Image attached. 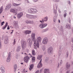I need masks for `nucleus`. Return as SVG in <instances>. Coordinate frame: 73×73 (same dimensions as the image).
<instances>
[{"label": "nucleus", "instance_id": "nucleus-1", "mask_svg": "<svg viewBox=\"0 0 73 73\" xmlns=\"http://www.w3.org/2000/svg\"><path fill=\"white\" fill-rule=\"evenodd\" d=\"M37 12V10L35 9H30L28 10V12L29 13H35Z\"/></svg>", "mask_w": 73, "mask_h": 73}, {"label": "nucleus", "instance_id": "nucleus-2", "mask_svg": "<svg viewBox=\"0 0 73 73\" xmlns=\"http://www.w3.org/2000/svg\"><path fill=\"white\" fill-rule=\"evenodd\" d=\"M21 44L22 48L23 49V50L26 47L27 43L26 42V41L23 40H22L21 41Z\"/></svg>", "mask_w": 73, "mask_h": 73}, {"label": "nucleus", "instance_id": "nucleus-3", "mask_svg": "<svg viewBox=\"0 0 73 73\" xmlns=\"http://www.w3.org/2000/svg\"><path fill=\"white\" fill-rule=\"evenodd\" d=\"M26 54L27 56L24 57V60L25 62H26V63H28L29 61V59H30V58H29V57L28 56V54Z\"/></svg>", "mask_w": 73, "mask_h": 73}, {"label": "nucleus", "instance_id": "nucleus-4", "mask_svg": "<svg viewBox=\"0 0 73 73\" xmlns=\"http://www.w3.org/2000/svg\"><path fill=\"white\" fill-rule=\"evenodd\" d=\"M48 25V24L46 23H43L40 24L39 25V27L40 28H44L46 27Z\"/></svg>", "mask_w": 73, "mask_h": 73}, {"label": "nucleus", "instance_id": "nucleus-5", "mask_svg": "<svg viewBox=\"0 0 73 73\" xmlns=\"http://www.w3.org/2000/svg\"><path fill=\"white\" fill-rule=\"evenodd\" d=\"M38 39L37 38L36 41H37V42H36V44L35 45V46H34V48H35V49H37V48H39V41H38L37 40Z\"/></svg>", "mask_w": 73, "mask_h": 73}, {"label": "nucleus", "instance_id": "nucleus-6", "mask_svg": "<svg viewBox=\"0 0 73 73\" xmlns=\"http://www.w3.org/2000/svg\"><path fill=\"white\" fill-rule=\"evenodd\" d=\"M48 42V38L47 37L44 38H43L42 43L44 44H46Z\"/></svg>", "mask_w": 73, "mask_h": 73}, {"label": "nucleus", "instance_id": "nucleus-7", "mask_svg": "<svg viewBox=\"0 0 73 73\" xmlns=\"http://www.w3.org/2000/svg\"><path fill=\"white\" fill-rule=\"evenodd\" d=\"M53 52V48L52 47H50L48 49V53H51Z\"/></svg>", "mask_w": 73, "mask_h": 73}, {"label": "nucleus", "instance_id": "nucleus-8", "mask_svg": "<svg viewBox=\"0 0 73 73\" xmlns=\"http://www.w3.org/2000/svg\"><path fill=\"white\" fill-rule=\"evenodd\" d=\"M30 67L29 68V69L30 71H31L32 69L33 68H34V64H33L30 65Z\"/></svg>", "mask_w": 73, "mask_h": 73}, {"label": "nucleus", "instance_id": "nucleus-9", "mask_svg": "<svg viewBox=\"0 0 73 73\" xmlns=\"http://www.w3.org/2000/svg\"><path fill=\"white\" fill-rule=\"evenodd\" d=\"M4 39L5 44H7L8 43V38H7V37H5Z\"/></svg>", "mask_w": 73, "mask_h": 73}, {"label": "nucleus", "instance_id": "nucleus-10", "mask_svg": "<svg viewBox=\"0 0 73 73\" xmlns=\"http://www.w3.org/2000/svg\"><path fill=\"white\" fill-rule=\"evenodd\" d=\"M11 7V4L10 3L5 8V10H7L9 8H10Z\"/></svg>", "mask_w": 73, "mask_h": 73}, {"label": "nucleus", "instance_id": "nucleus-11", "mask_svg": "<svg viewBox=\"0 0 73 73\" xmlns=\"http://www.w3.org/2000/svg\"><path fill=\"white\" fill-rule=\"evenodd\" d=\"M25 22L26 24H33V21L26 20L25 21Z\"/></svg>", "mask_w": 73, "mask_h": 73}, {"label": "nucleus", "instance_id": "nucleus-12", "mask_svg": "<svg viewBox=\"0 0 73 73\" xmlns=\"http://www.w3.org/2000/svg\"><path fill=\"white\" fill-rule=\"evenodd\" d=\"M1 73H5V68L4 67H1Z\"/></svg>", "mask_w": 73, "mask_h": 73}, {"label": "nucleus", "instance_id": "nucleus-13", "mask_svg": "<svg viewBox=\"0 0 73 73\" xmlns=\"http://www.w3.org/2000/svg\"><path fill=\"white\" fill-rule=\"evenodd\" d=\"M27 42H28V43H30V45H32V40L30 38H29L27 39Z\"/></svg>", "mask_w": 73, "mask_h": 73}, {"label": "nucleus", "instance_id": "nucleus-14", "mask_svg": "<svg viewBox=\"0 0 73 73\" xmlns=\"http://www.w3.org/2000/svg\"><path fill=\"white\" fill-rule=\"evenodd\" d=\"M32 15L29 14H27L26 15L27 18H28V19H32Z\"/></svg>", "mask_w": 73, "mask_h": 73}, {"label": "nucleus", "instance_id": "nucleus-15", "mask_svg": "<svg viewBox=\"0 0 73 73\" xmlns=\"http://www.w3.org/2000/svg\"><path fill=\"white\" fill-rule=\"evenodd\" d=\"M48 17L46 16V17H45L43 19H42V21H48Z\"/></svg>", "mask_w": 73, "mask_h": 73}, {"label": "nucleus", "instance_id": "nucleus-16", "mask_svg": "<svg viewBox=\"0 0 73 73\" xmlns=\"http://www.w3.org/2000/svg\"><path fill=\"white\" fill-rule=\"evenodd\" d=\"M8 25V22H7L6 23V24H5V25L3 26L2 27V29L3 30H4L5 28H6V27H7V26Z\"/></svg>", "mask_w": 73, "mask_h": 73}, {"label": "nucleus", "instance_id": "nucleus-17", "mask_svg": "<svg viewBox=\"0 0 73 73\" xmlns=\"http://www.w3.org/2000/svg\"><path fill=\"white\" fill-rule=\"evenodd\" d=\"M42 66V63H38V65L37 66V68H41V66Z\"/></svg>", "mask_w": 73, "mask_h": 73}, {"label": "nucleus", "instance_id": "nucleus-18", "mask_svg": "<svg viewBox=\"0 0 73 73\" xmlns=\"http://www.w3.org/2000/svg\"><path fill=\"white\" fill-rule=\"evenodd\" d=\"M10 11L11 12H13L14 13H16V12L15 11V10L13 9H10Z\"/></svg>", "mask_w": 73, "mask_h": 73}, {"label": "nucleus", "instance_id": "nucleus-19", "mask_svg": "<svg viewBox=\"0 0 73 73\" xmlns=\"http://www.w3.org/2000/svg\"><path fill=\"white\" fill-rule=\"evenodd\" d=\"M35 57L33 56L32 58V62H35L36 60L35 59Z\"/></svg>", "mask_w": 73, "mask_h": 73}, {"label": "nucleus", "instance_id": "nucleus-20", "mask_svg": "<svg viewBox=\"0 0 73 73\" xmlns=\"http://www.w3.org/2000/svg\"><path fill=\"white\" fill-rule=\"evenodd\" d=\"M66 68H67V69H68L70 66V64H68V63L67 62L66 64Z\"/></svg>", "mask_w": 73, "mask_h": 73}, {"label": "nucleus", "instance_id": "nucleus-21", "mask_svg": "<svg viewBox=\"0 0 73 73\" xmlns=\"http://www.w3.org/2000/svg\"><path fill=\"white\" fill-rule=\"evenodd\" d=\"M32 54L33 56H35L36 53H35V50H33L32 51Z\"/></svg>", "mask_w": 73, "mask_h": 73}, {"label": "nucleus", "instance_id": "nucleus-22", "mask_svg": "<svg viewBox=\"0 0 73 73\" xmlns=\"http://www.w3.org/2000/svg\"><path fill=\"white\" fill-rule=\"evenodd\" d=\"M20 4H16L14 3L12 4L13 5V6H14V7H17V6H19Z\"/></svg>", "mask_w": 73, "mask_h": 73}, {"label": "nucleus", "instance_id": "nucleus-23", "mask_svg": "<svg viewBox=\"0 0 73 73\" xmlns=\"http://www.w3.org/2000/svg\"><path fill=\"white\" fill-rule=\"evenodd\" d=\"M10 61H11V59L10 58V57H7V60H6V62H10Z\"/></svg>", "mask_w": 73, "mask_h": 73}, {"label": "nucleus", "instance_id": "nucleus-24", "mask_svg": "<svg viewBox=\"0 0 73 73\" xmlns=\"http://www.w3.org/2000/svg\"><path fill=\"white\" fill-rule=\"evenodd\" d=\"M3 6H2L1 7L0 9V14H1V13H2V12H3Z\"/></svg>", "mask_w": 73, "mask_h": 73}, {"label": "nucleus", "instance_id": "nucleus-25", "mask_svg": "<svg viewBox=\"0 0 73 73\" xmlns=\"http://www.w3.org/2000/svg\"><path fill=\"white\" fill-rule=\"evenodd\" d=\"M48 60H49V58H48V57H46L45 58V62H48Z\"/></svg>", "mask_w": 73, "mask_h": 73}, {"label": "nucleus", "instance_id": "nucleus-26", "mask_svg": "<svg viewBox=\"0 0 73 73\" xmlns=\"http://www.w3.org/2000/svg\"><path fill=\"white\" fill-rule=\"evenodd\" d=\"M20 46H18L17 47V52L20 51Z\"/></svg>", "mask_w": 73, "mask_h": 73}, {"label": "nucleus", "instance_id": "nucleus-27", "mask_svg": "<svg viewBox=\"0 0 73 73\" xmlns=\"http://www.w3.org/2000/svg\"><path fill=\"white\" fill-rule=\"evenodd\" d=\"M17 68V65H15L14 66V72L16 71V68Z\"/></svg>", "mask_w": 73, "mask_h": 73}, {"label": "nucleus", "instance_id": "nucleus-28", "mask_svg": "<svg viewBox=\"0 0 73 73\" xmlns=\"http://www.w3.org/2000/svg\"><path fill=\"white\" fill-rule=\"evenodd\" d=\"M37 40L38 41H41V37H40V36H39L38 37V38H37Z\"/></svg>", "mask_w": 73, "mask_h": 73}, {"label": "nucleus", "instance_id": "nucleus-29", "mask_svg": "<svg viewBox=\"0 0 73 73\" xmlns=\"http://www.w3.org/2000/svg\"><path fill=\"white\" fill-rule=\"evenodd\" d=\"M66 28H68V29H70V25H68H68H66Z\"/></svg>", "mask_w": 73, "mask_h": 73}, {"label": "nucleus", "instance_id": "nucleus-30", "mask_svg": "<svg viewBox=\"0 0 73 73\" xmlns=\"http://www.w3.org/2000/svg\"><path fill=\"white\" fill-rule=\"evenodd\" d=\"M31 37H35V33H32V34Z\"/></svg>", "mask_w": 73, "mask_h": 73}, {"label": "nucleus", "instance_id": "nucleus-31", "mask_svg": "<svg viewBox=\"0 0 73 73\" xmlns=\"http://www.w3.org/2000/svg\"><path fill=\"white\" fill-rule=\"evenodd\" d=\"M31 38L32 41H36V38H35V37H31Z\"/></svg>", "mask_w": 73, "mask_h": 73}, {"label": "nucleus", "instance_id": "nucleus-32", "mask_svg": "<svg viewBox=\"0 0 73 73\" xmlns=\"http://www.w3.org/2000/svg\"><path fill=\"white\" fill-rule=\"evenodd\" d=\"M22 15H21L20 14H18L17 15V17L18 19H20Z\"/></svg>", "mask_w": 73, "mask_h": 73}, {"label": "nucleus", "instance_id": "nucleus-33", "mask_svg": "<svg viewBox=\"0 0 73 73\" xmlns=\"http://www.w3.org/2000/svg\"><path fill=\"white\" fill-rule=\"evenodd\" d=\"M32 18L33 19H36L37 17V16L36 15H32Z\"/></svg>", "mask_w": 73, "mask_h": 73}, {"label": "nucleus", "instance_id": "nucleus-34", "mask_svg": "<svg viewBox=\"0 0 73 73\" xmlns=\"http://www.w3.org/2000/svg\"><path fill=\"white\" fill-rule=\"evenodd\" d=\"M48 28L44 30H43L42 31V32H43V33L45 32H46V31H48Z\"/></svg>", "mask_w": 73, "mask_h": 73}, {"label": "nucleus", "instance_id": "nucleus-35", "mask_svg": "<svg viewBox=\"0 0 73 73\" xmlns=\"http://www.w3.org/2000/svg\"><path fill=\"white\" fill-rule=\"evenodd\" d=\"M18 23V22L17 21H15L14 22V24L15 25H17V24Z\"/></svg>", "mask_w": 73, "mask_h": 73}, {"label": "nucleus", "instance_id": "nucleus-36", "mask_svg": "<svg viewBox=\"0 0 73 73\" xmlns=\"http://www.w3.org/2000/svg\"><path fill=\"white\" fill-rule=\"evenodd\" d=\"M25 33L26 35H28V30L25 31Z\"/></svg>", "mask_w": 73, "mask_h": 73}, {"label": "nucleus", "instance_id": "nucleus-37", "mask_svg": "<svg viewBox=\"0 0 73 73\" xmlns=\"http://www.w3.org/2000/svg\"><path fill=\"white\" fill-rule=\"evenodd\" d=\"M53 1L57 3L60 2V0H53Z\"/></svg>", "mask_w": 73, "mask_h": 73}, {"label": "nucleus", "instance_id": "nucleus-38", "mask_svg": "<svg viewBox=\"0 0 73 73\" xmlns=\"http://www.w3.org/2000/svg\"><path fill=\"white\" fill-rule=\"evenodd\" d=\"M4 23H5V22L4 21H3L2 22H1V26H3V25H4Z\"/></svg>", "mask_w": 73, "mask_h": 73}, {"label": "nucleus", "instance_id": "nucleus-39", "mask_svg": "<svg viewBox=\"0 0 73 73\" xmlns=\"http://www.w3.org/2000/svg\"><path fill=\"white\" fill-rule=\"evenodd\" d=\"M66 57L68 58V56L69 55V53L68 52V51H67V52L66 53Z\"/></svg>", "mask_w": 73, "mask_h": 73}, {"label": "nucleus", "instance_id": "nucleus-40", "mask_svg": "<svg viewBox=\"0 0 73 73\" xmlns=\"http://www.w3.org/2000/svg\"><path fill=\"white\" fill-rule=\"evenodd\" d=\"M28 34H30L31 33V31L27 30Z\"/></svg>", "mask_w": 73, "mask_h": 73}, {"label": "nucleus", "instance_id": "nucleus-41", "mask_svg": "<svg viewBox=\"0 0 73 73\" xmlns=\"http://www.w3.org/2000/svg\"><path fill=\"white\" fill-rule=\"evenodd\" d=\"M11 52H9V56H8V58L10 57H11Z\"/></svg>", "mask_w": 73, "mask_h": 73}, {"label": "nucleus", "instance_id": "nucleus-42", "mask_svg": "<svg viewBox=\"0 0 73 73\" xmlns=\"http://www.w3.org/2000/svg\"><path fill=\"white\" fill-rule=\"evenodd\" d=\"M13 45H15L16 44V39H14V40L13 42Z\"/></svg>", "mask_w": 73, "mask_h": 73}, {"label": "nucleus", "instance_id": "nucleus-43", "mask_svg": "<svg viewBox=\"0 0 73 73\" xmlns=\"http://www.w3.org/2000/svg\"><path fill=\"white\" fill-rule=\"evenodd\" d=\"M1 48V38H0V49Z\"/></svg>", "mask_w": 73, "mask_h": 73}, {"label": "nucleus", "instance_id": "nucleus-44", "mask_svg": "<svg viewBox=\"0 0 73 73\" xmlns=\"http://www.w3.org/2000/svg\"><path fill=\"white\" fill-rule=\"evenodd\" d=\"M44 70H45V71H46V72H48V71L49 70L48 69H47L46 68H45L44 69Z\"/></svg>", "mask_w": 73, "mask_h": 73}, {"label": "nucleus", "instance_id": "nucleus-45", "mask_svg": "<svg viewBox=\"0 0 73 73\" xmlns=\"http://www.w3.org/2000/svg\"><path fill=\"white\" fill-rule=\"evenodd\" d=\"M67 15V13H64V17H66V16Z\"/></svg>", "mask_w": 73, "mask_h": 73}, {"label": "nucleus", "instance_id": "nucleus-46", "mask_svg": "<svg viewBox=\"0 0 73 73\" xmlns=\"http://www.w3.org/2000/svg\"><path fill=\"white\" fill-rule=\"evenodd\" d=\"M40 58V59L42 58V55H40L38 56Z\"/></svg>", "mask_w": 73, "mask_h": 73}, {"label": "nucleus", "instance_id": "nucleus-47", "mask_svg": "<svg viewBox=\"0 0 73 73\" xmlns=\"http://www.w3.org/2000/svg\"><path fill=\"white\" fill-rule=\"evenodd\" d=\"M7 29L8 30H9V29H10V28H9V26L8 25V26L7 27Z\"/></svg>", "mask_w": 73, "mask_h": 73}, {"label": "nucleus", "instance_id": "nucleus-48", "mask_svg": "<svg viewBox=\"0 0 73 73\" xmlns=\"http://www.w3.org/2000/svg\"><path fill=\"white\" fill-rule=\"evenodd\" d=\"M62 63V60H61L60 61V65H61V64Z\"/></svg>", "mask_w": 73, "mask_h": 73}, {"label": "nucleus", "instance_id": "nucleus-49", "mask_svg": "<svg viewBox=\"0 0 73 73\" xmlns=\"http://www.w3.org/2000/svg\"><path fill=\"white\" fill-rule=\"evenodd\" d=\"M68 3L69 5H70V1H68Z\"/></svg>", "mask_w": 73, "mask_h": 73}, {"label": "nucleus", "instance_id": "nucleus-50", "mask_svg": "<svg viewBox=\"0 0 73 73\" xmlns=\"http://www.w3.org/2000/svg\"><path fill=\"white\" fill-rule=\"evenodd\" d=\"M26 2L27 3H29V2L28 1V0H25Z\"/></svg>", "mask_w": 73, "mask_h": 73}, {"label": "nucleus", "instance_id": "nucleus-51", "mask_svg": "<svg viewBox=\"0 0 73 73\" xmlns=\"http://www.w3.org/2000/svg\"><path fill=\"white\" fill-rule=\"evenodd\" d=\"M34 46H35V45H36V40L35 41H34Z\"/></svg>", "mask_w": 73, "mask_h": 73}, {"label": "nucleus", "instance_id": "nucleus-52", "mask_svg": "<svg viewBox=\"0 0 73 73\" xmlns=\"http://www.w3.org/2000/svg\"><path fill=\"white\" fill-rule=\"evenodd\" d=\"M55 15L56 17H57V16L58 14L57 13H55Z\"/></svg>", "mask_w": 73, "mask_h": 73}, {"label": "nucleus", "instance_id": "nucleus-53", "mask_svg": "<svg viewBox=\"0 0 73 73\" xmlns=\"http://www.w3.org/2000/svg\"><path fill=\"white\" fill-rule=\"evenodd\" d=\"M38 1V0H33V1H34V2H37V1Z\"/></svg>", "mask_w": 73, "mask_h": 73}, {"label": "nucleus", "instance_id": "nucleus-54", "mask_svg": "<svg viewBox=\"0 0 73 73\" xmlns=\"http://www.w3.org/2000/svg\"><path fill=\"white\" fill-rule=\"evenodd\" d=\"M29 55H30V56H31V57H33V56L32 55V54H31L29 53Z\"/></svg>", "mask_w": 73, "mask_h": 73}, {"label": "nucleus", "instance_id": "nucleus-55", "mask_svg": "<svg viewBox=\"0 0 73 73\" xmlns=\"http://www.w3.org/2000/svg\"><path fill=\"white\" fill-rule=\"evenodd\" d=\"M37 60H40V57H39V56H38V57H37Z\"/></svg>", "mask_w": 73, "mask_h": 73}, {"label": "nucleus", "instance_id": "nucleus-56", "mask_svg": "<svg viewBox=\"0 0 73 73\" xmlns=\"http://www.w3.org/2000/svg\"><path fill=\"white\" fill-rule=\"evenodd\" d=\"M41 62H42V59H41L40 60L39 63V64H40V63H41Z\"/></svg>", "mask_w": 73, "mask_h": 73}, {"label": "nucleus", "instance_id": "nucleus-57", "mask_svg": "<svg viewBox=\"0 0 73 73\" xmlns=\"http://www.w3.org/2000/svg\"><path fill=\"white\" fill-rule=\"evenodd\" d=\"M19 14L21 15L22 16H23V13H21Z\"/></svg>", "mask_w": 73, "mask_h": 73}, {"label": "nucleus", "instance_id": "nucleus-58", "mask_svg": "<svg viewBox=\"0 0 73 73\" xmlns=\"http://www.w3.org/2000/svg\"><path fill=\"white\" fill-rule=\"evenodd\" d=\"M23 73H26V72H25V69H24V70H23Z\"/></svg>", "mask_w": 73, "mask_h": 73}, {"label": "nucleus", "instance_id": "nucleus-59", "mask_svg": "<svg viewBox=\"0 0 73 73\" xmlns=\"http://www.w3.org/2000/svg\"><path fill=\"white\" fill-rule=\"evenodd\" d=\"M71 48L72 50L73 51V44H72V46Z\"/></svg>", "mask_w": 73, "mask_h": 73}, {"label": "nucleus", "instance_id": "nucleus-60", "mask_svg": "<svg viewBox=\"0 0 73 73\" xmlns=\"http://www.w3.org/2000/svg\"><path fill=\"white\" fill-rule=\"evenodd\" d=\"M54 13H57V11H56V10H54Z\"/></svg>", "mask_w": 73, "mask_h": 73}, {"label": "nucleus", "instance_id": "nucleus-61", "mask_svg": "<svg viewBox=\"0 0 73 73\" xmlns=\"http://www.w3.org/2000/svg\"><path fill=\"white\" fill-rule=\"evenodd\" d=\"M40 22V23H41V24H42L43 23H42V21H39Z\"/></svg>", "mask_w": 73, "mask_h": 73}, {"label": "nucleus", "instance_id": "nucleus-62", "mask_svg": "<svg viewBox=\"0 0 73 73\" xmlns=\"http://www.w3.org/2000/svg\"><path fill=\"white\" fill-rule=\"evenodd\" d=\"M58 11L60 13H61V11H60V9L58 10Z\"/></svg>", "mask_w": 73, "mask_h": 73}, {"label": "nucleus", "instance_id": "nucleus-63", "mask_svg": "<svg viewBox=\"0 0 73 73\" xmlns=\"http://www.w3.org/2000/svg\"><path fill=\"white\" fill-rule=\"evenodd\" d=\"M69 71H67L66 72V73H69Z\"/></svg>", "mask_w": 73, "mask_h": 73}, {"label": "nucleus", "instance_id": "nucleus-64", "mask_svg": "<svg viewBox=\"0 0 73 73\" xmlns=\"http://www.w3.org/2000/svg\"><path fill=\"white\" fill-rule=\"evenodd\" d=\"M72 42H73V38H72Z\"/></svg>", "mask_w": 73, "mask_h": 73}]
</instances>
